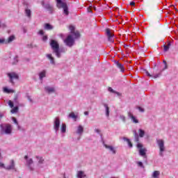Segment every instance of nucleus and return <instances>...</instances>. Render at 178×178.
Masks as SVG:
<instances>
[{
    "instance_id": "obj_1",
    "label": "nucleus",
    "mask_w": 178,
    "mask_h": 178,
    "mask_svg": "<svg viewBox=\"0 0 178 178\" xmlns=\"http://www.w3.org/2000/svg\"><path fill=\"white\" fill-rule=\"evenodd\" d=\"M76 28L73 26H70V30L71 33L67 36V38L64 40V42L67 47L72 48L73 45H74L75 40L77 38H80V33L79 31H74Z\"/></svg>"
},
{
    "instance_id": "obj_2",
    "label": "nucleus",
    "mask_w": 178,
    "mask_h": 178,
    "mask_svg": "<svg viewBox=\"0 0 178 178\" xmlns=\"http://www.w3.org/2000/svg\"><path fill=\"white\" fill-rule=\"evenodd\" d=\"M65 0H56V6L58 9H63V13L65 16H69V6L67 3L63 1Z\"/></svg>"
},
{
    "instance_id": "obj_3",
    "label": "nucleus",
    "mask_w": 178,
    "mask_h": 178,
    "mask_svg": "<svg viewBox=\"0 0 178 178\" xmlns=\"http://www.w3.org/2000/svg\"><path fill=\"white\" fill-rule=\"evenodd\" d=\"M50 46L51 47L53 54H55L57 58H60V54L59 52V43H58V41L55 40H51Z\"/></svg>"
},
{
    "instance_id": "obj_4",
    "label": "nucleus",
    "mask_w": 178,
    "mask_h": 178,
    "mask_svg": "<svg viewBox=\"0 0 178 178\" xmlns=\"http://www.w3.org/2000/svg\"><path fill=\"white\" fill-rule=\"evenodd\" d=\"M0 127L1 129V134H12V130L13 128L12 127V124H0Z\"/></svg>"
},
{
    "instance_id": "obj_5",
    "label": "nucleus",
    "mask_w": 178,
    "mask_h": 178,
    "mask_svg": "<svg viewBox=\"0 0 178 178\" xmlns=\"http://www.w3.org/2000/svg\"><path fill=\"white\" fill-rule=\"evenodd\" d=\"M136 147L138 149L139 155L147 159V148L144 147L141 143H138Z\"/></svg>"
},
{
    "instance_id": "obj_6",
    "label": "nucleus",
    "mask_w": 178,
    "mask_h": 178,
    "mask_svg": "<svg viewBox=\"0 0 178 178\" xmlns=\"http://www.w3.org/2000/svg\"><path fill=\"white\" fill-rule=\"evenodd\" d=\"M138 131H139V135H138V134H137L136 130L133 131L136 143H138L140 141V137L141 138H143V137H144V136H145V130H143V129H140Z\"/></svg>"
},
{
    "instance_id": "obj_7",
    "label": "nucleus",
    "mask_w": 178,
    "mask_h": 178,
    "mask_svg": "<svg viewBox=\"0 0 178 178\" xmlns=\"http://www.w3.org/2000/svg\"><path fill=\"white\" fill-rule=\"evenodd\" d=\"M157 144L160 149L159 155L160 156H163V152L165 151V142H163V140H158Z\"/></svg>"
},
{
    "instance_id": "obj_8",
    "label": "nucleus",
    "mask_w": 178,
    "mask_h": 178,
    "mask_svg": "<svg viewBox=\"0 0 178 178\" xmlns=\"http://www.w3.org/2000/svg\"><path fill=\"white\" fill-rule=\"evenodd\" d=\"M8 76L10 79V83H11L12 84H15L13 79H15V80H19V74H16L15 72L8 73Z\"/></svg>"
},
{
    "instance_id": "obj_9",
    "label": "nucleus",
    "mask_w": 178,
    "mask_h": 178,
    "mask_svg": "<svg viewBox=\"0 0 178 178\" xmlns=\"http://www.w3.org/2000/svg\"><path fill=\"white\" fill-rule=\"evenodd\" d=\"M24 159L26 161V166H28L29 169L33 172L34 170V168L31 167L33 163V159H29V156H25Z\"/></svg>"
},
{
    "instance_id": "obj_10",
    "label": "nucleus",
    "mask_w": 178,
    "mask_h": 178,
    "mask_svg": "<svg viewBox=\"0 0 178 178\" xmlns=\"http://www.w3.org/2000/svg\"><path fill=\"white\" fill-rule=\"evenodd\" d=\"M60 126V120L59 118H56L54 122V129L55 130L56 133H58L59 131V127Z\"/></svg>"
},
{
    "instance_id": "obj_11",
    "label": "nucleus",
    "mask_w": 178,
    "mask_h": 178,
    "mask_svg": "<svg viewBox=\"0 0 178 178\" xmlns=\"http://www.w3.org/2000/svg\"><path fill=\"white\" fill-rule=\"evenodd\" d=\"M106 34L108 37V40L109 41V42H113V37L115 35L111 31V29H106Z\"/></svg>"
},
{
    "instance_id": "obj_12",
    "label": "nucleus",
    "mask_w": 178,
    "mask_h": 178,
    "mask_svg": "<svg viewBox=\"0 0 178 178\" xmlns=\"http://www.w3.org/2000/svg\"><path fill=\"white\" fill-rule=\"evenodd\" d=\"M102 140L104 147H105V148H106V149H109V151L113 152V154L115 155L116 154V149H115V147H113V146H112V145H108L105 144V141H104L103 138H102Z\"/></svg>"
},
{
    "instance_id": "obj_13",
    "label": "nucleus",
    "mask_w": 178,
    "mask_h": 178,
    "mask_svg": "<svg viewBox=\"0 0 178 178\" xmlns=\"http://www.w3.org/2000/svg\"><path fill=\"white\" fill-rule=\"evenodd\" d=\"M10 163V165L7 166V167H6L5 169L6 170H15V172H16V168H15V161L11 160Z\"/></svg>"
},
{
    "instance_id": "obj_14",
    "label": "nucleus",
    "mask_w": 178,
    "mask_h": 178,
    "mask_svg": "<svg viewBox=\"0 0 178 178\" xmlns=\"http://www.w3.org/2000/svg\"><path fill=\"white\" fill-rule=\"evenodd\" d=\"M128 118H129V119H131L134 123H138V120L136 118V117L131 111L128 112Z\"/></svg>"
},
{
    "instance_id": "obj_15",
    "label": "nucleus",
    "mask_w": 178,
    "mask_h": 178,
    "mask_svg": "<svg viewBox=\"0 0 178 178\" xmlns=\"http://www.w3.org/2000/svg\"><path fill=\"white\" fill-rule=\"evenodd\" d=\"M44 8L49 12V13H54V7L51 6L49 3H47L44 6Z\"/></svg>"
},
{
    "instance_id": "obj_16",
    "label": "nucleus",
    "mask_w": 178,
    "mask_h": 178,
    "mask_svg": "<svg viewBox=\"0 0 178 178\" xmlns=\"http://www.w3.org/2000/svg\"><path fill=\"white\" fill-rule=\"evenodd\" d=\"M44 91H46V92L48 94H52V92H55V88L50 86H46L44 88Z\"/></svg>"
},
{
    "instance_id": "obj_17",
    "label": "nucleus",
    "mask_w": 178,
    "mask_h": 178,
    "mask_svg": "<svg viewBox=\"0 0 178 178\" xmlns=\"http://www.w3.org/2000/svg\"><path fill=\"white\" fill-rule=\"evenodd\" d=\"M46 56L48 58V59H49L50 63H51V65H55V58L52 57V54H47Z\"/></svg>"
},
{
    "instance_id": "obj_18",
    "label": "nucleus",
    "mask_w": 178,
    "mask_h": 178,
    "mask_svg": "<svg viewBox=\"0 0 178 178\" xmlns=\"http://www.w3.org/2000/svg\"><path fill=\"white\" fill-rule=\"evenodd\" d=\"M108 90L110 92H113V94H116L118 97H122V93H120L119 92H116L111 87H108Z\"/></svg>"
},
{
    "instance_id": "obj_19",
    "label": "nucleus",
    "mask_w": 178,
    "mask_h": 178,
    "mask_svg": "<svg viewBox=\"0 0 178 178\" xmlns=\"http://www.w3.org/2000/svg\"><path fill=\"white\" fill-rule=\"evenodd\" d=\"M25 15L29 17V19H31V10L25 8Z\"/></svg>"
},
{
    "instance_id": "obj_20",
    "label": "nucleus",
    "mask_w": 178,
    "mask_h": 178,
    "mask_svg": "<svg viewBox=\"0 0 178 178\" xmlns=\"http://www.w3.org/2000/svg\"><path fill=\"white\" fill-rule=\"evenodd\" d=\"M15 35H11L8 38V40L5 42V44H10V42H12L13 41H14V40H15Z\"/></svg>"
},
{
    "instance_id": "obj_21",
    "label": "nucleus",
    "mask_w": 178,
    "mask_h": 178,
    "mask_svg": "<svg viewBox=\"0 0 178 178\" xmlns=\"http://www.w3.org/2000/svg\"><path fill=\"white\" fill-rule=\"evenodd\" d=\"M117 67L120 68V70H121V72L123 73L124 72V66H123V65L120 63H119L118 61L116 63Z\"/></svg>"
},
{
    "instance_id": "obj_22",
    "label": "nucleus",
    "mask_w": 178,
    "mask_h": 178,
    "mask_svg": "<svg viewBox=\"0 0 178 178\" xmlns=\"http://www.w3.org/2000/svg\"><path fill=\"white\" fill-rule=\"evenodd\" d=\"M68 118H70L71 119H73L74 122L77 120V115L74 114V112H72L71 113L69 114Z\"/></svg>"
},
{
    "instance_id": "obj_23",
    "label": "nucleus",
    "mask_w": 178,
    "mask_h": 178,
    "mask_svg": "<svg viewBox=\"0 0 178 178\" xmlns=\"http://www.w3.org/2000/svg\"><path fill=\"white\" fill-rule=\"evenodd\" d=\"M83 131H84V128H83V126L79 125V126L78 127V129H77V131H76L77 134L81 135V134H83Z\"/></svg>"
},
{
    "instance_id": "obj_24",
    "label": "nucleus",
    "mask_w": 178,
    "mask_h": 178,
    "mask_svg": "<svg viewBox=\"0 0 178 178\" xmlns=\"http://www.w3.org/2000/svg\"><path fill=\"white\" fill-rule=\"evenodd\" d=\"M87 175H86V174H84V171H79L77 173V177L78 178H83V177H86Z\"/></svg>"
},
{
    "instance_id": "obj_25",
    "label": "nucleus",
    "mask_w": 178,
    "mask_h": 178,
    "mask_svg": "<svg viewBox=\"0 0 178 178\" xmlns=\"http://www.w3.org/2000/svg\"><path fill=\"white\" fill-rule=\"evenodd\" d=\"M124 141H127V143H128V145L129 147V148H133V143H131V141H130V139L124 137L123 138Z\"/></svg>"
},
{
    "instance_id": "obj_26",
    "label": "nucleus",
    "mask_w": 178,
    "mask_h": 178,
    "mask_svg": "<svg viewBox=\"0 0 178 178\" xmlns=\"http://www.w3.org/2000/svg\"><path fill=\"white\" fill-rule=\"evenodd\" d=\"M44 29L45 30H53L54 26L51 25L50 24L46 23L44 24Z\"/></svg>"
},
{
    "instance_id": "obj_27",
    "label": "nucleus",
    "mask_w": 178,
    "mask_h": 178,
    "mask_svg": "<svg viewBox=\"0 0 178 178\" xmlns=\"http://www.w3.org/2000/svg\"><path fill=\"white\" fill-rule=\"evenodd\" d=\"M46 74H47V72L45 70H43L42 72H41L39 74V79H40V80H42V79L44 77H45Z\"/></svg>"
},
{
    "instance_id": "obj_28",
    "label": "nucleus",
    "mask_w": 178,
    "mask_h": 178,
    "mask_svg": "<svg viewBox=\"0 0 178 178\" xmlns=\"http://www.w3.org/2000/svg\"><path fill=\"white\" fill-rule=\"evenodd\" d=\"M3 92H6L7 94H10L15 92V90H10L6 87L3 88Z\"/></svg>"
},
{
    "instance_id": "obj_29",
    "label": "nucleus",
    "mask_w": 178,
    "mask_h": 178,
    "mask_svg": "<svg viewBox=\"0 0 178 178\" xmlns=\"http://www.w3.org/2000/svg\"><path fill=\"white\" fill-rule=\"evenodd\" d=\"M161 175V172L159 171H154L152 174L153 178H159V175Z\"/></svg>"
},
{
    "instance_id": "obj_30",
    "label": "nucleus",
    "mask_w": 178,
    "mask_h": 178,
    "mask_svg": "<svg viewBox=\"0 0 178 178\" xmlns=\"http://www.w3.org/2000/svg\"><path fill=\"white\" fill-rule=\"evenodd\" d=\"M17 63H19V56H15L13 59V61L12 62V65H17Z\"/></svg>"
},
{
    "instance_id": "obj_31",
    "label": "nucleus",
    "mask_w": 178,
    "mask_h": 178,
    "mask_svg": "<svg viewBox=\"0 0 178 178\" xmlns=\"http://www.w3.org/2000/svg\"><path fill=\"white\" fill-rule=\"evenodd\" d=\"M104 106L106 108V116L108 118L109 116V107L108 106V104H104Z\"/></svg>"
},
{
    "instance_id": "obj_32",
    "label": "nucleus",
    "mask_w": 178,
    "mask_h": 178,
    "mask_svg": "<svg viewBox=\"0 0 178 178\" xmlns=\"http://www.w3.org/2000/svg\"><path fill=\"white\" fill-rule=\"evenodd\" d=\"M60 130H61V133L63 134L66 133V124L65 123L62 124Z\"/></svg>"
},
{
    "instance_id": "obj_33",
    "label": "nucleus",
    "mask_w": 178,
    "mask_h": 178,
    "mask_svg": "<svg viewBox=\"0 0 178 178\" xmlns=\"http://www.w3.org/2000/svg\"><path fill=\"white\" fill-rule=\"evenodd\" d=\"M13 102L17 105H19V95H15Z\"/></svg>"
},
{
    "instance_id": "obj_34",
    "label": "nucleus",
    "mask_w": 178,
    "mask_h": 178,
    "mask_svg": "<svg viewBox=\"0 0 178 178\" xmlns=\"http://www.w3.org/2000/svg\"><path fill=\"white\" fill-rule=\"evenodd\" d=\"M11 113H17L19 112V106H15L10 110Z\"/></svg>"
},
{
    "instance_id": "obj_35",
    "label": "nucleus",
    "mask_w": 178,
    "mask_h": 178,
    "mask_svg": "<svg viewBox=\"0 0 178 178\" xmlns=\"http://www.w3.org/2000/svg\"><path fill=\"white\" fill-rule=\"evenodd\" d=\"M36 159L38 161V163H44V159H42V157H40V156H36Z\"/></svg>"
},
{
    "instance_id": "obj_36",
    "label": "nucleus",
    "mask_w": 178,
    "mask_h": 178,
    "mask_svg": "<svg viewBox=\"0 0 178 178\" xmlns=\"http://www.w3.org/2000/svg\"><path fill=\"white\" fill-rule=\"evenodd\" d=\"M92 8L94 9V10H97V8L92 7V6H90L88 8V12L91 13L92 11Z\"/></svg>"
},
{
    "instance_id": "obj_37",
    "label": "nucleus",
    "mask_w": 178,
    "mask_h": 178,
    "mask_svg": "<svg viewBox=\"0 0 178 178\" xmlns=\"http://www.w3.org/2000/svg\"><path fill=\"white\" fill-rule=\"evenodd\" d=\"M12 120L17 126H19V122H17V119H16V118L13 117Z\"/></svg>"
},
{
    "instance_id": "obj_38",
    "label": "nucleus",
    "mask_w": 178,
    "mask_h": 178,
    "mask_svg": "<svg viewBox=\"0 0 178 178\" xmlns=\"http://www.w3.org/2000/svg\"><path fill=\"white\" fill-rule=\"evenodd\" d=\"M163 63H164L165 67L161 70V72H163V70H166V69H168V63H166V60H163Z\"/></svg>"
},
{
    "instance_id": "obj_39",
    "label": "nucleus",
    "mask_w": 178,
    "mask_h": 178,
    "mask_svg": "<svg viewBox=\"0 0 178 178\" xmlns=\"http://www.w3.org/2000/svg\"><path fill=\"white\" fill-rule=\"evenodd\" d=\"M0 29H6V24L0 21Z\"/></svg>"
},
{
    "instance_id": "obj_40",
    "label": "nucleus",
    "mask_w": 178,
    "mask_h": 178,
    "mask_svg": "<svg viewBox=\"0 0 178 178\" xmlns=\"http://www.w3.org/2000/svg\"><path fill=\"white\" fill-rule=\"evenodd\" d=\"M66 49H64V48H63V49H59V52H60V56H62V54H62V53H65V52H66Z\"/></svg>"
},
{
    "instance_id": "obj_41",
    "label": "nucleus",
    "mask_w": 178,
    "mask_h": 178,
    "mask_svg": "<svg viewBox=\"0 0 178 178\" xmlns=\"http://www.w3.org/2000/svg\"><path fill=\"white\" fill-rule=\"evenodd\" d=\"M8 105L10 108H13V106H15L13 102H12L11 100L8 102Z\"/></svg>"
},
{
    "instance_id": "obj_42",
    "label": "nucleus",
    "mask_w": 178,
    "mask_h": 178,
    "mask_svg": "<svg viewBox=\"0 0 178 178\" xmlns=\"http://www.w3.org/2000/svg\"><path fill=\"white\" fill-rule=\"evenodd\" d=\"M138 166H140V168H143V169H144L145 167H144V164H143V162L138 161Z\"/></svg>"
},
{
    "instance_id": "obj_43",
    "label": "nucleus",
    "mask_w": 178,
    "mask_h": 178,
    "mask_svg": "<svg viewBox=\"0 0 178 178\" xmlns=\"http://www.w3.org/2000/svg\"><path fill=\"white\" fill-rule=\"evenodd\" d=\"M169 51V46L164 44V52H168Z\"/></svg>"
},
{
    "instance_id": "obj_44",
    "label": "nucleus",
    "mask_w": 178,
    "mask_h": 178,
    "mask_svg": "<svg viewBox=\"0 0 178 178\" xmlns=\"http://www.w3.org/2000/svg\"><path fill=\"white\" fill-rule=\"evenodd\" d=\"M137 109H138V111H140V112H145V110L141 106H137Z\"/></svg>"
},
{
    "instance_id": "obj_45",
    "label": "nucleus",
    "mask_w": 178,
    "mask_h": 178,
    "mask_svg": "<svg viewBox=\"0 0 178 178\" xmlns=\"http://www.w3.org/2000/svg\"><path fill=\"white\" fill-rule=\"evenodd\" d=\"M161 73H162V72H161L160 73H159L157 74L154 75L153 77L154 79H158V77H159V76H161Z\"/></svg>"
},
{
    "instance_id": "obj_46",
    "label": "nucleus",
    "mask_w": 178,
    "mask_h": 178,
    "mask_svg": "<svg viewBox=\"0 0 178 178\" xmlns=\"http://www.w3.org/2000/svg\"><path fill=\"white\" fill-rule=\"evenodd\" d=\"M120 118L122 120V122H126V117L124 115H120Z\"/></svg>"
},
{
    "instance_id": "obj_47",
    "label": "nucleus",
    "mask_w": 178,
    "mask_h": 178,
    "mask_svg": "<svg viewBox=\"0 0 178 178\" xmlns=\"http://www.w3.org/2000/svg\"><path fill=\"white\" fill-rule=\"evenodd\" d=\"M47 40H48V36L44 35L42 37V41H47Z\"/></svg>"
},
{
    "instance_id": "obj_48",
    "label": "nucleus",
    "mask_w": 178,
    "mask_h": 178,
    "mask_svg": "<svg viewBox=\"0 0 178 178\" xmlns=\"http://www.w3.org/2000/svg\"><path fill=\"white\" fill-rule=\"evenodd\" d=\"M38 34H40V35H44V31H43V30H40V31L38 32Z\"/></svg>"
},
{
    "instance_id": "obj_49",
    "label": "nucleus",
    "mask_w": 178,
    "mask_h": 178,
    "mask_svg": "<svg viewBox=\"0 0 178 178\" xmlns=\"http://www.w3.org/2000/svg\"><path fill=\"white\" fill-rule=\"evenodd\" d=\"M146 74L147 76H148V77H152L153 76L151 75V74H149V72L148 71L146 72Z\"/></svg>"
},
{
    "instance_id": "obj_50",
    "label": "nucleus",
    "mask_w": 178,
    "mask_h": 178,
    "mask_svg": "<svg viewBox=\"0 0 178 178\" xmlns=\"http://www.w3.org/2000/svg\"><path fill=\"white\" fill-rule=\"evenodd\" d=\"M131 6H136V3L134 1H131L130 3Z\"/></svg>"
},
{
    "instance_id": "obj_51",
    "label": "nucleus",
    "mask_w": 178,
    "mask_h": 178,
    "mask_svg": "<svg viewBox=\"0 0 178 178\" xmlns=\"http://www.w3.org/2000/svg\"><path fill=\"white\" fill-rule=\"evenodd\" d=\"M27 98L30 102H33V99H31V97L30 96H27Z\"/></svg>"
},
{
    "instance_id": "obj_52",
    "label": "nucleus",
    "mask_w": 178,
    "mask_h": 178,
    "mask_svg": "<svg viewBox=\"0 0 178 178\" xmlns=\"http://www.w3.org/2000/svg\"><path fill=\"white\" fill-rule=\"evenodd\" d=\"M3 42H6L4 39H0V44H3Z\"/></svg>"
},
{
    "instance_id": "obj_53",
    "label": "nucleus",
    "mask_w": 178,
    "mask_h": 178,
    "mask_svg": "<svg viewBox=\"0 0 178 178\" xmlns=\"http://www.w3.org/2000/svg\"><path fill=\"white\" fill-rule=\"evenodd\" d=\"M0 168H4V169H5V168H6V167L4 166L3 163H0Z\"/></svg>"
},
{
    "instance_id": "obj_54",
    "label": "nucleus",
    "mask_w": 178,
    "mask_h": 178,
    "mask_svg": "<svg viewBox=\"0 0 178 178\" xmlns=\"http://www.w3.org/2000/svg\"><path fill=\"white\" fill-rule=\"evenodd\" d=\"M88 114H89L88 111H85L84 112V115H86V116H88Z\"/></svg>"
},
{
    "instance_id": "obj_55",
    "label": "nucleus",
    "mask_w": 178,
    "mask_h": 178,
    "mask_svg": "<svg viewBox=\"0 0 178 178\" xmlns=\"http://www.w3.org/2000/svg\"><path fill=\"white\" fill-rule=\"evenodd\" d=\"M3 118V113H0V119H2Z\"/></svg>"
},
{
    "instance_id": "obj_56",
    "label": "nucleus",
    "mask_w": 178,
    "mask_h": 178,
    "mask_svg": "<svg viewBox=\"0 0 178 178\" xmlns=\"http://www.w3.org/2000/svg\"><path fill=\"white\" fill-rule=\"evenodd\" d=\"M170 45H171V43H170V42H169L168 43V44H167V47H168V48H170Z\"/></svg>"
},
{
    "instance_id": "obj_57",
    "label": "nucleus",
    "mask_w": 178,
    "mask_h": 178,
    "mask_svg": "<svg viewBox=\"0 0 178 178\" xmlns=\"http://www.w3.org/2000/svg\"><path fill=\"white\" fill-rule=\"evenodd\" d=\"M95 132H96V133H101V130H99V129H95Z\"/></svg>"
},
{
    "instance_id": "obj_58",
    "label": "nucleus",
    "mask_w": 178,
    "mask_h": 178,
    "mask_svg": "<svg viewBox=\"0 0 178 178\" xmlns=\"http://www.w3.org/2000/svg\"><path fill=\"white\" fill-rule=\"evenodd\" d=\"M23 31L24 33H27V29H26L25 28H23Z\"/></svg>"
},
{
    "instance_id": "obj_59",
    "label": "nucleus",
    "mask_w": 178,
    "mask_h": 178,
    "mask_svg": "<svg viewBox=\"0 0 178 178\" xmlns=\"http://www.w3.org/2000/svg\"><path fill=\"white\" fill-rule=\"evenodd\" d=\"M173 6V8H174V9H175L176 12H178L177 8H175V6Z\"/></svg>"
},
{
    "instance_id": "obj_60",
    "label": "nucleus",
    "mask_w": 178,
    "mask_h": 178,
    "mask_svg": "<svg viewBox=\"0 0 178 178\" xmlns=\"http://www.w3.org/2000/svg\"><path fill=\"white\" fill-rule=\"evenodd\" d=\"M17 126L18 130H20V125H19V124H18V125H17Z\"/></svg>"
},
{
    "instance_id": "obj_61",
    "label": "nucleus",
    "mask_w": 178,
    "mask_h": 178,
    "mask_svg": "<svg viewBox=\"0 0 178 178\" xmlns=\"http://www.w3.org/2000/svg\"><path fill=\"white\" fill-rule=\"evenodd\" d=\"M60 37H61V38H63V34H60Z\"/></svg>"
},
{
    "instance_id": "obj_62",
    "label": "nucleus",
    "mask_w": 178,
    "mask_h": 178,
    "mask_svg": "<svg viewBox=\"0 0 178 178\" xmlns=\"http://www.w3.org/2000/svg\"><path fill=\"white\" fill-rule=\"evenodd\" d=\"M7 33H8V34H10V30H8V31H7Z\"/></svg>"
},
{
    "instance_id": "obj_63",
    "label": "nucleus",
    "mask_w": 178,
    "mask_h": 178,
    "mask_svg": "<svg viewBox=\"0 0 178 178\" xmlns=\"http://www.w3.org/2000/svg\"><path fill=\"white\" fill-rule=\"evenodd\" d=\"M63 178H66V176H65V175H64Z\"/></svg>"
},
{
    "instance_id": "obj_64",
    "label": "nucleus",
    "mask_w": 178,
    "mask_h": 178,
    "mask_svg": "<svg viewBox=\"0 0 178 178\" xmlns=\"http://www.w3.org/2000/svg\"><path fill=\"white\" fill-rule=\"evenodd\" d=\"M42 5L44 6V2H42Z\"/></svg>"
}]
</instances>
